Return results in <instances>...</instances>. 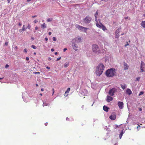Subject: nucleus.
<instances>
[{
	"label": "nucleus",
	"mask_w": 145,
	"mask_h": 145,
	"mask_svg": "<svg viewBox=\"0 0 145 145\" xmlns=\"http://www.w3.org/2000/svg\"><path fill=\"white\" fill-rule=\"evenodd\" d=\"M105 66L103 64L99 65L96 68L95 74L97 76H99L102 73Z\"/></svg>",
	"instance_id": "1"
},
{
	"label": "nucleus",
	"mask_w": 145,
	"mask_h": 145,
	"mask_svg": "<svg viewBox=\"0 0 145 145\" xmlns=\"http://www.w3.org/2000/svg\"><path fill=\"white\" fill-rule=\"evenodd\" d=\"M115 73V69L113 68H111L106 71V74L108 77H112L114 75Z\"/></svg>",
	"instance_id": "2"
},
{
	"label": "nucleus",
	"mask_w": 145,
	"mask_h": 145,
	"mask_svg": "<svg viewBox=\"0 0 145 145\" xmlns=\"http://www.w3.org/2000/svg\"><path fill=\"white\" fill-rule=\"evenodd\" d=\"M92 18L89 16H88L84 18L82 21L84 25L88 23H89L91 21Z\"/></svg>",
	"instance_id": "3"
},
{
	"label": "nucleus",
	"mask_w": 145,
	"mask_h": 145,
	"mask_svg": "<svg viewBox=\"0 0 145 145\" xmlns=\"http://www.w3.org/2000/svg\"><path fill=\"white\" fill-rule=\"evenodd\" d=\"M75 26L76 28H78L79 30L83 31L85 33H86L87 30L89 29L88 28L85 27L77 24Z\"/></svg>",
	"instance_id": "4"
},
{
	"label": "nucleus",
	"mask_w": 145,
	"mask_h": 145,
	"mask_svg": "<svg viewBox=\"0 0 145 145\" xmlns=\"http://www.w3.org/2000/svg\"><path fill=\"white\" fill-rule=\"evenodd\" d=\"M92 50L95 53H97L99 50V48L97 45L95 44L92 46Z\"/></svg>",
	"instance_id": "5"
},
{
	"label": "nucleus",
	"mask_w": 145,
	"mask_h": 145,
	"mask_svg": "<svg viewBox=\"0 0 145 145\" xmlns=\"http://www.w3.org/2000/svg\"><path fill=\"white\" fill-rule=\"evenodd\" d=\"M117 91L116 89L115 88H113L109 90V94L111 96H113L114 95V93Z\"/></svg>",
	"instance_id": "6"
},
{
	"label": "nucleus",
	"mask_w": 145,
	"mask_h": 145,
	"mask_svg": "<svg viewBox=\"0 0 145 145\" xmlns=\"http://www.w3.org/2000/svg\"><path fill=\"white\" fill-rule=\"evenodd\" d=\"M72 46L73 49L75 51L78 50V47L76 43H72Z\"/></svg>",
	"instance_id": "7"
},
{
	"label": "nucleus",
	"mask_w": 145,
	"mask_h": 145,
	"mask_svg": "<svg viewBox=\"0 0 145 145\" xmlns=\"http://www.w3.org/2000/svg\"><path fill=\"white\" fill-rule=\"evenodd\" d=\"M118 105L120 109H122L123 108V104L122 102L120 101L118 102Z\"/></svg>",
	"instance_id": "8"
},
{
	"label": "nucleus",
	"mask_w": 145,
	"mask_h": 145,
	"mask_svg": "<svg viewBox=\"0 0 145 145\" xmlns=\"http://www.w3.org/2000/svg\"><path fill=\"white\" fill-rule=\"evenodd\" d=\"M81 42V41H79L77 39V37L74 39L72 41V43H76V44L80 42Z\"/></svg>",
	"instance_id": "9"
},
{
	"label": "nucleus",
	"mask_w": 145,
	"mask_h": 145,
	"mask_svg": "<svg viewBox=\"0 0 145 145\" xmlns=\"http://www.w3.org/2000/svg\"><path fill=\"white\" fill-rule=\"evenodd\" d=\"M106 100L107 102H109L113 100V98L110 96L107 95Z\"/></svg>",
	"instance_id": "10"
},
{
	"label": "nucleus",
	"mask_w": 145,
	"mask_h": 145,
	"mask_svg": "<svg viewBox=\"0 0 145 145\" xmlns=\"http://www.w3.org/2000/svg\"><path fill=\"white\" fill-rule=\"evenodd\" d=\"M124 70H127L128 69L129 66L125 62L123 63Z\"/></svg>",
	"instance_id": "11"
},
{
	"label": "nucleus",
	"mask_w": 145,
	"mask_h": 145,
	"mask_svg": "<svg viewBox=\"0 0 145 145\" xmlns=\"http://www.w3.org/2000/svg\"><path fill=\"white\" fill-rule=\"evenodd\" d=\"M126 93L129 95H130L132 94V92L130 89L127 88L126 91Z\"/></svg>",
	"instance_id": "12"
},
{
	"label": "nucleus",
	"mask_w": 145,
	"mask_h": 145,
	"mask_svg": "<svg viewBox=\"0 0 145 145\" xmlns=\"http://www.w3.org/2000/svg\"><path fill=\"white\" fill-rule=\"evenodd\" d=\"M103 109L105 111L108 112V110L109 109V108L105 105H104L103 107Z\"/></svg>",
	"instance_id": "13"
},
{
	"label": "nucleus",
	"mask_w": 145,
	"mask_h": 145,
	"mask_svg": "<svg viewBox=\"0 0 145 145\" xmlns=\"http://www.w3.org/2000/svg\"><path fill=\"white\" fill-rule=\"evenodd\" d=\"M110 118L112 120H114L116 118V116L115 115H111L110 117Z\"/></svg>",
	"instance_id": "14"
},
{
	"label": "nucleus",
	"mask_w": 145,
	"mask_h": 145,
	"mask_svg": "<svg viewBox=\"0 0 145 145\" xmlns=\"http://www.w3.org/2000/svg\"><path fill=\"white\" fill-rule=\"evenodd\" d=\"M140 67L144 68L145 67V64L144 62L142 61L141 62Z\"/></svg>",
	"instance_id": "15"
},
{
	"label": "nucleus",
	"mask_w": 145,
	"mask_h": 145,
	"mask_svg": "<svg viewBox=\"0 0 145 145\" xmlns=\"http://www.w3.org/2000/svg\"><path fill=\"white\" fill-rule=\"evenodd\" d=\"M102 24H101V25H99L98 23H97L96 24V26L98 27L101 28L102 27Z\"/></svg>",
	"instance_id": "16"
},
{
	"label": "nucleus",
	"mask_w": 145,
	"mask_h": 145,
	"mask_svg": "<svg viewBox=\"0 0 145 145\" xmlns=\"http://www.w3.org/2000/svg\"><path fill=\"white\" fill-rule=\"evenodd\" d=\"M121 27H119L116 31V33L119 34L120 31Z\"/></svg>",
	"instance_id": "17"
},
{
	"label": "nucleus",
	"mask_w": 145,
	"mask_h": 145,
	"mask_svg": "<svg viewBox=\"0 0 145 145\" xmlns=\"http://www.w3.org/2000/svg\"><path fill=\"white\" fill-rule=\"evenodd\" d=\"M121 87V88L123 89H125L126 87V85L125 84H124V85H123L122 84L120 85Z\"/></svg>",
	"instance_id": "18"
},
{
	"label": "nucleus",
	"mask_w": 145,
	"mask_h": 145,
	"mask_svg": "<svg viewBox=\"0 0 145 145\" xmlns=\"http://www.w3.org/2000/svg\"><path fill=\"white\" fill-rule=\"evenodd\" d=\"M41 27L42 28H46V25L45 23H43L41 25Z\"/></svg>",
	"instance_id": "19"
},
{
	"label": "nucleus",
	"mask_w": 145,
	"mask_h": 145,
	"mask_svg": "<svg viewBox=\"0 0 145 145\" xmlns=\"http://www.w3.org/2000/svg\"><path fill=\"white\" fill-rule=\"evenodd\" d=\"M53 20V19L52 18H48L46 20L47 22H52Z\"/></svg>",
	"instance_id": "20"
},
{
	"label": "nucleus",
	"mask_w": 145,
	"mask_h": 145,
	"mask_svg": "<svg viewBox=\"0 0 145 145\" xmlns=\"http://www.w3.org/2000/svg\"><path fill=\"white\" fill-rule=\"evenodd\" d=\"M101 25H102L101 28L103 30L105 31L107 30L106 28L102 24Z\"/></svg>",
	"instance_id": "21"
},
{
	"label": "nucleus",
	"mask_w": 145,
	"mask_h": 145,
	"mask_svg": "<svg viewBox=\"0 0 145 145\" xmlns=\"http://www.w3.org/2000/svg\"><path fill=\"white\" fill-rule=\"evenodd\" d=\"M69 62H66L64 64V67H67L69 65Z\"/></svg>",
	"instance_id": "22"
},
{
	"label": "nucleus",
	"mask_w": 145,
	"mask_h": 145,
	"mask_svg": "<svg viewBox=\"0 0 145 145\" xmlns=\"http://www.w3.org/2000/svg\"><path fill=\"white\" fill-rule=\"evenodd\" d=\"M141 25L144 28H145V21H142L141 23Z\"/></svg>",
	"instance_id": "23"
},
{
	"label": "nucleus",
	"mask_w": 145,
	"mask_h": 145,
	"mask_svg": "<svg viewBox=\"0 0 145 145\" xmlns=\"http://www.w3.org/2000/svg\"><path fill=\"white\" fill-rule=\"evenodd\" d=\"M123 131H122L121 132V133L119 135V138H120V139L121 138V137L123 135Z\"/></svg>",
	"instance_id": "24"
},
{
	"label": "nucleus",
	"mask_w": 145,
	"mask_h": 145,
	"mask_svg": "<svg viewBox=\"0 0 145 145\" xmlns=\"http://www.w3.org/2000/svg\"><path fill=\"white\" fill-rule=\"evenodd\" d=\"M98 14V12L97 11L94 14L95 18H97Z\"/></svg>",
	"instance_id": "25"
},
{
	"label": "nucleus",
	"mask_w": 145,
	"mask_h": 145,
	"mask_svg": "<svg viewBox=\"0 0 145 145\" xmlns=\"http://www.w3.org/2000/svg\"><path fill=\"white\" fill-rule=\"evenodd\" d=\"M70 88H67V90L66 91L65 93V94H66L67 93H68L69 92V91H70Z\"/></svg>",
	"instance_id": "26"
},
{
	"label": "nucleus",
	"mask_w": 145,
	"mask_h": 145,
	"mask_svg": "<svg viewBox=\"0 0 145 145\" xmlns=\"http://www.w3.org/2000/svg\"><path fill=\"white\" fill-rule=\"evenodd\" d=\"M25 25H23L22 29V30H23V31H24L26 29H27V27H24Z\"/></svg>",
	"instance_id": "27"
},
{
	"label": "nucleus",
	"mask_w": 145,
	"mask_h": 145,
	"mask_svg": "<svg viewBox=\"0 0 145 145\" xmlns=\"http://www.w3.org/2000/svg\"><path fill=\"white\" fill-rule=\"evenodd\" d=\"M31 48H33L34 49H36L37 48V47L36 46L34 45H32L31 46Z\"/></svg>",
	"instance_id": "28"
},
{
	"label": "nucleus",
	"mask_w": 145,
	"mask_h": 145,
	"mask_svg": "<svg viewBox=\"0 0 145 145\" xmlns=\"http://www.w3.org/2000/svg\"><path fill=\"white\" fill-rule=\"evenodd\" d=\"M144 68L140 67V72H142L144 71V70L143 69Z\"/></svg>",
	"instance_id": "29"
},
{
	"label": "nucleus",
	"mask_w": 145,
	"mask_h": 145,
	"mask_svg": "<svg viewBox=\"0 0 145 145\" xmlns=\"http://www.w3.org/2000/svg\"><path fill=\"white\" fill-rule=\"evenodd\" d=\"M119 34H117V33H116V38H119Z\"/></svg>",
	"instance_id": "30"
},
{
	"label": "nucleus",
	"mask_w": 145,
	"mask_h": 145,
	"mask_svg": "<svg viewBox=\"0 0 145 145\" xmlns=\"http://www.w3.org/2000/svg\"><path fill=\"white\" fill-rule=\"evenodd\" d=\"M144 93V92L143 91H141L140 93L139 94V96H140L142 94H143Z\"/></svg>",
	"instance_id": "31"
},
{
	"label": "nucleus",
	"mask_w": 145,
	"mask_h": 145,
	"mask_svg": "<svg viewBox=\"0 0 145 145\" xmlns=\"http://www.w3.org/2000/svg\"><path fill=\"white\" fill-rule=\"evenodd\" d=\"M31 28V26L29 24L28 25L27 27V28H28L29 29H30Z\"/></svg>",
	"instance_id": "32"
},
{
	"label": "nucleus",
	"mask_w": 145,
	"mask_h": 145,
	"mask_svg": "<svg viewBox=\"0 0 145 145\" xmlns=\"http://www.w3.org/2000/svg\"><path fill=\"white\" fill-rule=\"evenodd\" d=\"M77 39L79 41H81V37H80L78 38H77Z\"/></svg>",
	"instance_id": "33"
},
{
	"label": "nucleus",
	"mask_w": 145,
	"mask_h": 145,
	"mask_svg": "<svg viewBox=\"0 0 145 145\" xmlns=\"http://www.w3.org/2000/svg\"><path fill=\"white\" fill-rule=\"evenodd\" d=\"M53 40L54 41H56V38L55 37H53Z\"/></svg>",
	"instance_id": "34"
},
{
	"label": "nucleus",
	"mask_w": 145,
	"mask_h": 145,
	"mask_svg": "<svg viewBox=\"0 0 145 145\" xmlns=\"http://www.w3.org/2000/svg\"><path fill=\"white\" fill-rule=\"evenodd\" d=\"M33 73H34L35 74H40V72H34Z\"/></svg>",
	"instance_id": "35"
},
{
	"label": "nucleus",
	"mask_w": 145,
	"mask_h": 145,
	"mask_svg": "<svg viewBox=\"0 0 145 145\" xmlns=\"http://www.w3.org/2000/svg\"><path fill=\"white\" fill-rule=\"evenodd\" d=\"M52 95H53L54 94V93L55 92L54 89V88H53L52 89Z\"/></svg>",
	"instance_id": "36"
},
{
	"label": "nucleus",
	"mask_w": 145,
	"mask_h": 145,
	"mask_svg": "<svg viewBox=\"0 0 145 145\" xmlns=\"http://www.w3.org/2000/svg\"><path fill=\"white\" fill-rule=\"evenodd\" d=\"M115 128L116 129V128L118 127L119 126L117 125H115Z\"/></svg>",
	"instance_id": "37"
},
{
	"label": "nucleus",
	"mask_w": 145,
	"mask_h": 145,
	"mask_svg": "<svg viewBox=\"0 0 145 145\" xmlns=\"http://www.w3.org/2000/svg\"><path fill=\"white\" fill-rule=\"evenodd\" d=\"M24 52L25 53H27V50L26 48H25L24 50Z\"/></svg>",
	"instance_id": "38"
},
{
	"label": "nucleus",
	"mask_w": 145,
	"mask_h": 145,
	"mask_svg": "<svg viewBox=\"0 0 145 145\" xmlns=\"http://www.w3.org/2000/svg\"><path fill=\"white\" fill-rule=\"evenodd\" d=\"M8 42H6L5 43V45L7 46L8 45Z\"/></svg>",
	"instance_id": "39"
},
{
	"label": "nucleus",
	"mask_w": 145,
	"mask_h": 145,
	"mask_svg": "<svg viewBox=\"0 0 145 145\" xmlns=\"http://www.w3.org/2000/svg\"><path fill=\"white\" fill-rule=\"evenodd\" d=\"M61 57H60L59 58H57V59H56V61H58L59 60L61 59Z\"/></svg>",
	"instance_id": "40"
},
{
	"label": "nucleus",
	"mask_w": 145,
	"mask_h": 145,
	"mask_svg": "<svg viewBox=\"0 0 145 145\" xmlns=\"http://www.w3.org/2000/svg\"><path fill=\"white\" fill-rule=\"evenodd\" d=\"M38 22V21L36 20H35L34 21V23H36Z\"/></svg>",
	"instance_id": "41"
},
{
	"label": "nucleus",
	"mask_w": 145,
	"mask_h": 145,
	"mask_svg": "<svg viewBox=\"0 0 145 145\" xmlns=\"http://www.w3.org/2000/svg\"><path fill=\"white\" fill-rule=\"evenodd\" d=\"M8 67H9V65H8V64H6V65H5V67L6 68H7Z\"/></svg>",
	"instance_id": "42"
},
{
	"label": "nucleus",
	"mask_w": 145,
	"mask_h": 145,
	"mask_svg": "<svg viewBox=\"0 0 145 145\" xmlns=\"http://www.w3.org/2000/svg\"><path fill=\"white\" fill-rule=\"evenodd\" d=\"M106 130L108 131H110V129L109 128H107V129H106Z\"/></svg>",
	"instance_id": "43"
},
{
	"label": "nucleus",
	"mask_w": 145,
	"mask_h": 145,
	"mask_svg": "<svg viewBox=\"0 0 145 145\" xmlns=\"http://www.w3.org/2000/svg\"><path fill=\"white\" fill-rule=\"evenodd\" d=\"M31 40H34V38L33 37H32L31 38Z\"/></svg>",
	"instance_id": "44"
},
{
	"label": "nucleus",
	"mask_w": 145,
	"mask_h": 145,
	"mask_svg": "<svg viewBox=\"0 0 145 145\" xmlns=\"http://www.w3.org/2000/svg\"><path fill=\"white\" fill-rule=\"evenodd\" d=\"M140 77H139L136 78L137 80H138V81H139L140 79Z\"/></svg>",
	"instance_id": "45"
},
{
	"label": "nucleus",
	"mask_w": 145,
	"mask_h": 145,
	"mask_svg": "<svg viewBox=\"0 0 145 145\" xmlns=\"http://www.w3.org/2000/svg\"><path fill=\"white\" fill-rule=\"evenodd\" d=\"M138 110L140 111H142V109L141 108H138Z\"/></svg>",
	"instance_id": "46"
},
{
	"label": "nucleus",
	"mask_w": 145,
	"mask_h": 145,
	"mask_svg": "<svg viewBox=\"0 0 145 145\" xmlns=\"http://www.w3.org/2000/svg\"><path fill=\"white\" fill-rule=\"evenodd\" d=\"M129 45V44L128 43V42H127V43L125 44V46L126 47L127 46Z\"/></svg>",
	"instance_id": "47"
},
{
	"label": "nucleus",
	"mask_w": 145,
	"mask_h": 145,
	"mask_svg": "<svg viewBox=\"0 0 145 145\" xmlns=\"http://www.w3.org/2000/svg\"><path fill=\"white\" fill-rule=\"evenodd\" d=\"M26 59L27 61H28L29 60V58L28 57H26Z\"/></svg>",
	"instance_id": "48"
},
{
	"label": "nucleus",
	"mask_w": 145,
	"mask_h": 145,
	"mask_svg": "<svg viewBox=\"0 0 145 145\" xmlns=\"http://www.w3.org/2000/svg\"><path fill=\"white\" fill-rule=\"evenodd\" d=\"M23 30H22V29H20L19 30V32L20 33H21Z\"/></svg>",
	"instance_id": "49"
},
{
	"label": "nucleus",
	"mask_w": 145,
	"mask_h": 145,
	"mask_svg": "<svg viewBox=\"0 0 145 145\" xmlns=\"http://www.w3.org/2000/svg\"><path fill=\"white\" fill-rule=\"evenodd\" d=\"M67 50V49L66 48H65L63 49V51L64 52H65L66 50Z\"/></svg>",
	"instance_id": "50"
},
{
	"label": "nucleus",
	"mask_w": 145,
	"mask_h": 145,
	"mask_svg": "<svg viewBox=\"0 0 145 145\" xmlns=\"http://www.w3.org/2000/svg\"><path fill=\"white\" fill-rule=\"evenodd\" d=\"M95 21L97 22V23H98L97 18H95Z\"/></svg>",
	"instance_id": "51"
},
{
	"label": "nucleus",
	"mask_w": 145,
	"mask_h": 145,
	"mask_svg": "<svg viewBox=\"0 0 145 145\" xmlns=\"http://www.w3.org/2000/svg\"><path fill=\"white\" fill-rule=\"evenodd\" d=\"M54 48H52V49H51V51H52V52H53V51H54Z\"/></svg>",
	"instance_id": "52"
},
{
	"label": "nucleus",
	"mask_w": 145,
	"mask_h": 145,
	"mask_svg": "<svg viewBox=\"0 0 145 145\" xmlns=\"http://www.w3.org/2000/svg\"><path fill=\"white\" fill-rule=\"evenodd\" d=\"M48 59L50 61V60H51V57H48Z\"/></svg>",
	"instance_id": "53"
},
{
	"label": "nucleus",
	"mask_w": 145,
	"mask_h": 145,
	"mask_svg": "<svg viewBox=\"0 0 145 145\" xmlns=\"http://www.w3.org/2000/svg\"><path fill=\"white\" fill-rule=\"evenodd\" d=\"M45 40L46 41H47L48 40V38L47 37H46L45 39Z\"/></svg>",
	"instance_id": "54"
},
{
	"label": "nucleus",
	"mask_w": 145,
	"mask_h": 145,
	"mask_svg": "<svg viewBox=\"0 0 145 145\" xmlns=\"http://www.w3.org/2000/svg\"><path fill=\"white\" fill-rule=\"evenodd\" d=\"M38 29V27H35V29L36 30H37Z\"/></svg>",
	"instance_id": "55"
},
{
	"label": "nucleus",
	"mask_w": 145,
	"mask_h": 145,
	"mask_svg": "<svg viewBox=\"0 0 145 145\" xmlns=\"http://www.w3.org/2000/svg\"><path fill=\"white\" fill-rule=\"evenodd\" d=\"M51 34H52V33L51 32H49V33H48V35H51Z\"/></svg>",
	"instance_id": "56"
},
{
	"label": "nucleus",
	"mask_w": 145,
	"mask_h": 145,
	"mask_svg": "<svg viewBox=\"0 0 145 145\" xmlns=\"http://www.w3.org/2000/svg\"><path fill=\"white\" fill-rule=\"evenodd\" d=\"M18 25H19V26H20L22 25V23H19V24H18Z\"/></svg>",
	"instance_id": "57"
},
{
	"label": "nucleus",
	"mask_w": 145,
	"mask_h": 145,
	"mask_svg": "<svg viewBox=\"0 0 145 145\" xmlns=\"http://www.w3.org/2000/svg\"><path fill=\"white\" fill-rule=\"evenodd\" d=\"M37 17V15H35V16H32V18H35V17Z\"/></svg>",
	"instance_id": "58"
},
{
	"label": "nucleus",
	"mask_w": 145,
	"mask_h": 145,
	"mask_svg": "<svg viewBox=\"0 0 145 145\" xmlns=\"http://www.w3.org/2000/svg\"><path fill=\"white\" fill-rule=\"evenodd\" d=\"M46 68L47 69H50V67L48 66L46 67Z\"/></svg>",
	"instance_id": "59"
},
{
	"label": "nucleus",
	"mask_w": 145,
	"mask_h": 145,
	"mask_svg": "<svg viewBox=\"0 0 145 145\" xmlns=\"http://www.w3.org/2000/svg\"><path fill=\"white\" fill-rule=\"evenodd\" d=\"M42 105H43V106L44 107V106H47V105L46 104L45 105L44 104V103Z\"/></svg>",
	"instance_id": "60"
},
{
	"label": "nucleus",
	"mask_w": 145,
	"mask_h": 145,
	"mask_svg": "<svg viewBox=\"0 0 145 145\" xmlns=\"http://www.w3.org/2000/svg\"><path fill=\"white\" fill-rule=\"evenodd\" d=\"M58 54V53L57 52H56L55 53V54L56 55H57Z\"/></svg>",
	"instance_id": "61"
},
{
	"label": "nucleus",
	"mask_w": 145,
	"mask_h": 145,
	"mask_svg": "<svg viewBox=\"0 0 145 145\" xmlns=\"http://www.w3.org/2000/svg\"><path fill=\"white\" fill-rule=\"evenodd\" d=\"M11 0H7L8 3H9Z\"/></svg>",
	"instance_id": "62"
},
{
	"label": "nucleus",
	"mask_w": 145,
	"mask_h": 145,
	"mask_svg": "<svg viewBox=\"0 0 145 145\" xmlns=\"http://www.w3.org/2000/svg\"><path fill=\"white\" fill-rule=\"evenodd\" d=\"M128 18H129L128 17H125V19H128Z\"/></svg>",
	"instance_id": "63"
},
{
	"label": "nucleus",
	"mask_w": 145,
	"mask_h": 145,
	"mask_svg": "<svg viewBox=\"0 0 145 145\" xmlns=\"http://www.w3.org/2000/svg\"><path fill=\"white\" fill-rule=\"evenodd\" d=\"M48 123H45V125L46 126H47V125Z\"/></svg>",
	"instance_id": "64"
}]
</instances>
